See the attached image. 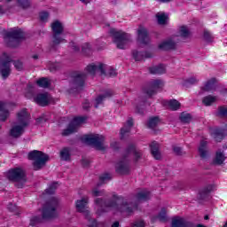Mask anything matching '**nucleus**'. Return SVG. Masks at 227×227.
Returning <instances> with one entry per match:
<instances>
[{
	"label": "nucleus",
	"instance_id": "f257e3e1",
	"mask_svg": "<svg viewBox=\"0 0 227 227\" xmlns=\"http://www.w3.org/2000/svg\"><path fill=\"white\" fill-rule=\"evenodd\" d=\"M150 200L148 190H140L132 199L124 200L123 197L114 195V200L106 202V200L98 198L95 200V208L98 215H102L106 212H114V214H122L123 215H132L137 210V203Z\"/></svg>",
	"mask_w": 227,
	"mask_h": 227
},
{
	"label": "nucleus",
	"instance_id": "f03ea898",
	"mask_svg": "<svg viewBox=\"0 0 227 227\" xmlns=\"http://www.w3.org/2000/svg\"><path fill=\"white\" fill-rule=\"evenodd\" d=\"M101 75H108L109 77H115L117 74L116 70L108 67L107 66L98 63V64H90L85 68V73H77L71 82V86L75 91H81L82 90V86H84V81L86 79V75H95V74L98 73Z\"/></svg>",
	"mask_w": 227,
	"mask_h": 227
},
{
	"label": "nucleus",
	"instance_id": "7ed1b4c3",
	"mask_svg": "<svg viewBox=\"0 0 227 227\" xmlns=\"http://www.w3.org/2000/svg\"><path fill=\"white\" fill-rule=\"evenodd\" d=\"M29 113L27 109H22L18 113L17 121L11 129L10 134L12 137H20L24 134V129L29 125Z\"/></svg>",
	"mask_w": 227,
	"mask_h": 227
},
{
	"label": "nucleus",
	"instance_id": "20e7f679",
	"mask_svg": "<svg viewBox=\"0 0 227 227\" xmlns=\"http://www.w3.org/2000/svg\"><path fill=\"white\" fill-rule=\"evenodd\" d=\"M110 35L117 49H127L130 45V42H132L130 34H127L121 30L112 28L110 29Z\"/></svg>",
	"mask_w": 227,
	"mask_h": 227
},
{
	"label": "nucleus",
	"instance_id": "39448f33",
	"mask_svg": "<svg viewBox=\"0 0 227 227\" xmlns=\"http://www.w3.org/2000/svg\"><path fill=\"white\" fill-rule=\"evenodd\" d=\"M82 143L86 145H91L97 150H106L107 144H106V137L99 134L84 135L82 137Z\"/></svg>",
	"mask_w": 227,
	"mask_h": 227
},
{
	"label": "nucleus",
	"instance_id": "423d86ee",
	"mask_svg": "<svg viewBox=\"0 0 227 227\" xmlns=\"http://www.w3.org/2000/svg\"><path fill=\"white\" fill-rule=\"evenodd\" d=\"M28 159L34 160V169L38 171L45 166V162L49 160V156L41 151L34 150L28 153Z\"/></svg>",
	"mask_w": 227,
	"mask_h": 227
},
{
	"label": "nucleus",
	"instance_id": "0eeeda50",
	"mask_svg": "<svg viewBox=\"0 0 227 227\" xmlns=\"http://www.w3.org/2000/svg\"><path fill=\"white\" fill-rule=\"evenodd\" d=\"M4 39L5 42H8L9 45H12L10 42H14L19 43L20 40H24L25 35L20 28H12L9 31L4 30L2 32Z\"/></svg>",
	"mask_w": 227,
	"mask_h": 227
},
{
	"label": "nucleus",
	"instance_id": "6e6552de",
	"mask_svg": "<svg viewBox=\"0 0 227 227\" xmlns=\"http://www.w3.org/2000/svg\"><path fill=\"white\" fill-rule=\"evenodd\" d=\"M59 203V200L58 198H51L43 207V219H52V217H56V208Z\"/></svg>",
	"mask_w": 227,
	"mask_h": 227
},
{
	"label": "nucleus",
	"instance_id": "1a4fd4ad",
	"mask_svg": "<svg viewBox=\"0 0 227 227\" xmlns=\"http://www.w3.org/2000/svg\"><path fill=\"white\" fill-rule=\"evenodd\" d=\"M12 59L7 53H3L0 57V72L3 79H8L12 74Z\"/></svg>",
	"mask_w": 227,
	"mask_h": 227
},
{
	"label": "nucleus",
	"instance_id": "9d476101",
	"mask_svg": "<svg viewBox=\"0 0 227 227\" xmlns=\"http://www.w3.org/2000/svg\"><path fill=\"white\" fill-rule=\"evenodd\" d=\"M164 82L160 79H154L149 82L148 87L145 90V93L147 94L148 97H152L155 95L157 91H161L162 88H164Z\"/></svg>",
	"mask_w": 227,
	"mask_h": 227
},
{
	"label": "nucleus",
	"instance_id": "9b49d317",
	"mask_svg": "<svg viewBox=\"0 0 227 227\" xmlns=\"http://www.w3.org/2000/svg\"><path fill=\"white\" fill-rule=\"evenodd\" d=\"M86 121V117H74L73 121L69 123L67 129H64L63 136H70V134H74L82 123Z\"/></svg>",
	"mask_w": 227,
	"mask_h": 227
},
{
	"label": "nucleus",
	"instance_id": "f8f14e48",
	"mask_svg": "<svg viewBox=\"0 0 227 227\" xmlns=\"http://www.w3.org/2000/svg\"><path fill=\"white\" fill-rule=\"evenodd\" d=\"M51 28L53 31V43L54 45H59L63 43L65 39L61 37V33H63V24L59 21H54L51 24Z\"/></svg>",
	"mask_w": 227,
	"mask_h": 227
},
{
	"label": "nucleus",
	"instance_id": "ddd939ff",
	"mask_svg": "<svg viewBox=\"0 0 227 227\" xmlns=\"http://www.w3.org/2000/svg\"><path fill=\"white\" fill-rule=\"evenodd\" d=\"M6 176L8 180L11 182H25L26 181V174L22 168H12L6 173Z\"/></svg>",
	"mask_w": 227,
	"mask_h": 227
},
{
	"label": "nucleus",
	"instance_id": "4468645a",
	"mask_svg": "<svg viewBox=\"0 0 227 227\" xmlns=\"http://www.w3.org/2000/svg\"><path fill=\"white\" fill-rule=\"evenodd\" d=\"M34 102L42 107H45V106H49V104H54V99L51 94L44 92L39 93L36 96L33 97Z\"/></svg>",
	"mask_w": 227,
	"mask_h": 227
},
{
	"label": "nucleus",
	"instance_id": "2eb2a0df",
	"mask_svg": "<svg viewBox=\"0 0 227 227\" xmlns=\"http://www.w3.org/2000/svg\"><path fill=\"white\" fill-rule=\"evenodd\" d=\"M111 180V175L110 174H103L99 177V183L98 184V187H94L92 189L91 194L92 196H104V190H99L98 187L102 185V184H106V182H109Z\"/></svg>",
	"mask_w": 227,
	"mask_h": 227
},
{
	"label": "nucleus",
	"instance_id": "dca6fc26",
	"mask_svg": "<svg viewBox=\"0 0 227 227\" xmlns=\"http://www.w3.org/2000/svg\"><path fill=\"white\" fill-rule=\"evenodd\" d=\"M138 43L140 45H147L150 43V35H148V30L144 27H139L137 29Z\"/></svg>",
	"mask_w": 227,
	"mask_h": 227
},
{
	"label": "nucleus",
	"instance_id": "f3484780",
	"mask_svg": "<svg viewBox=\"0 0 227 227\" xmlns=\"http://www.w3.org/2000/svg\"><path fill=\"white\" fill-rule=\"evenodd\" d=\"M116 171L120 173V175H129L130 173V165L129 164V160L127 159H123L116 164Z\"/></svg>",
	"mask_w": 227,
	"mask_h": 227
},
{
	"label": "nucleus",
	"instance_id": "a211bd4d",
	"mask_svg": "<svg viewBox=\"0 0 227 227\" xmlns=\"http://www.w3.org/2000/svg\"><path fill=\"white\" fill-rule=\"evenodd\" d=\"M88 197L78 200L75 203L77 212H82V214L88 215V214H90V210L88 209Z\"/></svg>",
	"mask_w": 227,
	"mask_h": 227
},
{
	"label": "nucleus",
	"instance_id": "6ab92c4d",
	"mask_svg": "<svg viewBox=\"0 0 227 227\" xmlns=\"http://www.w3.org/2000/svg\"><path fill=\"white\" fill-rule=\"evenodd\" d=\"M176 46V42H175V39L169 38L160 43L158 48L160 51H171V49H175Z\"/></svg>",
	"mask_w": 227,
	"mask_h": 227
},
{
	"label": "nucleus",
	"instance_id": "aec40b11",
	"mask_svg": "<svg viewBox=\"0 0 227 227\" xmlns=\"http://www.w3.org/2000/svg\"><path fill=\"white\" fill-rule=\"evenodd\" d=\"M172 227H192V223L185 221L182 217H176L172 220Z\"/></svg>",
	"mask_w": 227,
	"mask_h": 227
},
{
	"label": "nucleus",
	"instance_id": "412c9836",
	"mask_svg": "<svg viewBox=\"0 0 227 227\" xmlns=\"http://www.w3.org/2000/svg\"><path fill=\"white\" fill-rule=\"evenodd\" d=\"M150 74H153L155 75H162V74H166V66L160 64L158 66H153L149 68Z\"/></svg>",
	"mask_w": 227,
	"mask_h": 227
},
{
	"label": "nucleus",
	"instance_id": "4be33fe9",
	"mask_svg": "<svg viewBox=\"0 0 227 227\" xmlns=\"http://www.w3.org/2000/svg\"><path fill=\"white\" fill-rule=\"evenodd\" d=\"M109 97H113L112 90H108L105 94L99 95L94 101L95 107H98V106H100L106 98H109Z\"/></svg>",
	"mask_w": 227,
	"mask_h": 227
},
{
	"label": "nucleus",
	"instance_id": "5701e85b",
	"mask_svg": "<svg viewBox=\"0 0 227 227\" xmlns=\"http://www.w3.org/2000/svg\"><path fill=\"white\" fill-rule=\"evenodd\" d=\"M132 125H134V121L132 119H129L124 125V127L121 129V137L123 139L125 136L130 132V129H132Z\"/></svg>",
	"mask_w": 227,
	"mask_h": 227
},
{
	"label": "nucleus",
	"instance_id": "b1692460",
	"mask_svg": "<svg viewBox=\"0 0 227 227\" xmlns=\"http://www.w3.org/2000/svg\"><path fill=\"white\" fill-rule=\"evenodd\" d=\"M214 90H215V78L208 80L200 89L201 91H214Z\"/></svg>",
	"mask_w": 227,
	"mask_h": 227
},
{
	"label": "nucleus",
	"instance_id": "393cba45",
	"mask_svg": "<svg viewBox=\"0 0 227 227\" xmlns=\"http://www.w3.org/2000/svg\"><path fill=\"white\" fill-rule=\"evenodd\" d=\"M150 148H151L152 155L154 157V159L159 160V159H160V152L159 151V143L153 142L150 145Z\"/></svg>",
	"mask_w": 227,
	"mask_h": 227
},
{
	"label": "nucleus",
	"instance_id": "a878e982",
	"mask_svg": "<svg viewBox=\"0 0 227 227\" xmlns=\"http://www.w3.org/2000/svg\"><path fill=\"white\" fill-rule=\"evenodd\" d=\"M156 19L158 20V24H160V26H165V24H168V14H166V12H158L156 14Z\"/></svg>",
	"mask_w": 227,
	"mask_h": 227
},
{
	"label": "nucleus",
	"instance_id": "bb28decb",
	"mask_svg": "<svg viewBox=\"0 0 227 227\" xmlns=\"http://www.w3.org/2000/svg\"><path fill=\"white\" fill-rule=\"evenodd\" d=\"M9 116L10 112H8L4 103L0 101V121H4Z\"/></svg>",
	"mask_w": 227,
	"mask_h": 227
},
{
	"label": "nucleus",
	"instance_id": "cd10ccee",
	"mask_svg": "<svg viewBox=\"0 0 227 227\" xmlns=\"http://www.w3.org/2000/svg\"><path fill=\"white\" fill-rule=\"evenodd\" d=\"M224 160H226L224 153L221 150H218L214 160L215 164H223Z\"/></svg>",
	"mask_w": 227,
	"mask_h": 227
},
{
	"label": "nucleus",
	"instance_id": "c85d7f7f",
	"mask_svg": "<svg viewBox=\"0 0 227 227\" xmlns=\"http://www.w3.org/2000/svg\"><path fill=\"white\" fill-rule=\"evenodd\" d=\"M128 153L134 155L135 160H138L139 157H141V152H139L136 148V145H131L128 147Z\"/></svg>",
	"mask_w": 227,
	"mask_h": 227
},
{
	"label": "nucleus",
	"instance_id": "c756f323",
	"mask_svg": "<svg viewBox=\"0 0 227 227\" xmlns=\"http://www.w3.org/2000/svg\"><path fill=\"white\" fill-rule=\"evenodd\" d=\"M178 35L182 38H189L191 35V30H189V27L187 26H181L178 30Z\"/></svg>",
	"mask_w": 227,
	"mask_h": 227
},
{
	"label": "nucleus",
	"instance_id": "7c9ffc66",
	"mask_svg": "<svg viewBox=\"0 0 227 227\" xmlns=\"http://www.w3.org/2000/svg\"><path fill=\"white\" fill-rule=\"evenodd\" d=\"M199 153L201 159H205V157H207V141L200 142L199 146Z\"/></svg>",
	"mask_w": 227,
	"mask_h": 227
},
{
	"label": "nucleus",
	"instance_id": "2f4dec72",
	"mask_svg": "<svg viewBox=\"0 0 227 227\" xmlns=\"http://www.w3.org/2000/svg\"><path fill=\"white\" fill-rule=\"evenodd\" d=\"M159 123H160L159 117H152L147 122V127H149V129H155Z\"/></svg>",
	"mask_w": 227,
	"mask_h": 227
},
{
	"label": "nucleus",
	"instance_id": "473e14b6",
	"mask_svg": "<svg viewBox=\"0 0 227 227\" xmlns=\"http://www.w3.org/2000/svg\"><path fill=\"white\" fill-rule=\"evenodd\" d=\"M215 100H217V97L209 95L203 98L202 103L204 104V106H212V104H214Z\"/></svg>",
	"mask_w": 227,
	"mask_h": 227
},
{
	"label": "nucleus",
	"instance_id": "72a5a7b5",
	"mask_svg": "<svg viewBox=\"0 0 227 227\" xmlns=\"http://www.w3.org/2000/svg\"><path fill=\"white\" fill-rule=\"evenodd\" d=\"M36 83L40 88H49V86H51V80L47 78H40L37 80Z\"/></svg>",
	"mask_w": 227,
	"mask_h": 227
},
{
	"label": "nucleus",
	"instance_id": "f704fd0d",
	"mask_svg": "<svg viewBox=\"0 0 227 227\" xmlns=\"http://www.w3.org/2000/svg\"><path fill=\"white\" fill-rule=\"evenodd\" d=\"M60 159H62V160H70V149L68 147L61 150Z\"/></svg>",
	"mask_w": 227,
	"mask_h": 227
},
{
	"label": "nucleus",
	"instance_id": "c9c22d12",
	"mask_svg": "<svg viewBox=\"0 0 227 227\" xmlns=\"http://www.w3.org/2000/svg\"><path fill=\"white\" fill-rule=\"evenodd\" d=\"M167 214H168V209H166V207H162L158 216L156 217V219L161 222L168 221Z\"/></svg>",
	"mask_w": 227,
	"mask_h": 227
},
{
	"label": "nucleus",
	"instance_id": "e433bc0d",
	"mask_svg": "<svg viewBox=\"0 0 227 227\" xmlns=\"http://www.w3.org/2000/svg\"><path fill=\"white\" fill-rule=\"evenodd\" d=\"M168 107L171 111H176L177 109H180V102L176 99L170 100L168 101Z\"/></svg>",
	"mask_w": 227,
	"mask_h": 227
},
{
	"label": "nucleus",
	"instance_id": "4c0bfd02",
	"mask_svg": "<svg viewBox=\"0 0 227 227\" xmlns=\"http://www.w3.org/2000/svg\"><path fill=\"white\" fill-rule=\"evenodd\" d=\"M199 81H200V79H198V77L191 76L183 84H184V86H189L191 84H198Z\"/></svg>",
	"mask_w": 227,
	"mask_h": 227
},
{
	"label": "nucleus",
	"instance_id": "58836bf2",
	"mask_svg": "<svg viewBox=\"0 0 227 227\" xmlns=\"http://www.w3.org/2000/svg\"><path fill=\"white\" fill-rule=\"evenodd\" d=\"M180 120L183 121V123H189L191 120H192V117L190 114L187 113H182L180 115Z\"/></svg>",
	"mask_w": 227,
	"mask_h": 227
},
{
	"label": "nucleus",
	"instance_id": "ea45409f",
	"mask_svg": "<svg viewBox=\"0 0 227 227\" xmlns=\"http://www.w3.org/2000/svg\"><path fill=\"white\" fill-rule=\"evenodd\" d=\"M56 189H58V183H52L50 186L45 190L46 194H54Z\"/></svg>",
	"mask_w": 227,
	"mask_h": 227
},
{
	"label": "nucleus",
	"instance_id": "a19ab883",
	"mask_svg": "<svg viewBox=\"0 0 227 227\" xmlns=\"http://www.w3.org/2000/svg\"><path fill=\"white\" fill-rule=\"evenodd\" d=\"M41 222H42V218L40 216H34L30 219V225L36 226V224H39V223Z\"/></svg>",
	"mask_w": 227,
	"mask_h": 227
},
{
	"label": "nucleus",
	"instance_id": "79ce46f5",
	"mask_svg": "<svg viewBox=\"0 0 227 227\" xmlns=\"http://www.w3.org/2000/svg\"><path fill=\"white\" fill-rule=\"evenodd\" d=\"M19 6L21 8H29V0H17Z\"/></svg>",
	"mask_w": 227,
	"mask_h": 227
},
{
	"label": "nucleus",
	"instance_id": "37998d69",
	"mask_svg": "<svg viewBox=\"0 0 227 227\" xmlns=\"http://www.w3.org/2000/svg\"><path fill=\"white\" fill-rule=\"evenodd\" d=\"M40 20H42V22H47V19H49V12H42L39 14Z\"/></svg>",
	"mask_w": 227,
	"mask_h": 227
},
{
	"label": "nucleus",
	"instance_id": "c03bdc74",
	"mask_svg": "<svg viewBox=\"0 0 227 227\" xmlns=\"http://www.w3.org/2000/svg\"><path fill=\"white\" fill-rule=\"evenodd\" d=\"M219 116H227V107L226 106H221L219 108V112H218Z\"/></svg>",
	"mask_w": 227,
	"mask_h": 227
},
{
	"label": "nucleus",
	"instance_id": "a18cd8bd",
	"mask_svg": "<svg viewBox=\"0 0 227 227\" xmlns=\"http://www.w3.org/2000/svg\"><path fill=\"white\" fill-rule=\"evenodd\" d=\"M133 58L136 59V61H141V59H143V56H141V52H138V51H133Z\"/></svg>",
	"mask_w": 227,
	"mask_h": 227
},
{
	"label": "nucleus",
	"instance_id": "49530a36",
	"mask_svg": "<svg viewBox=\"0 0 227 227\" xmlns=\"http://www.w3.org/2000/svg\"><path fill=\"white\" fill-rule=\"evenodd\" d=\"M82 51V52H88V51H91V44H90L88 43L83 44Z\"/></svg>",
	"mask_w": 227,
	"mask_h": 227
},
{
	"label": "nucleus",
	"instance_id": "de8ad7c7",
	"mask_svg": "<svg viewBox=\"0 0 227 227\" xmlns=\"http://www.w3.org/2000/svg\"><path fill=\"white\" fill-rule=\"evenodd\" d=\"M204 38L207 42H212V34L210 32H205Z\"/></svg>",
	"mask_w": 227,
	"mask_h": 227
},
{
	"label": "nucleus",
	"instance_id": "09e8293b",
	"mask_svg": "<svg viewBox=\"0 0 227 227\" xmlns=\"http://www.w3.org/2000/svg\"><path fill=\"white\" fill-rule=\"evenodd\" d=\"M174 152L175 153H176V155H182L184 153V151L182 150V148L178 146L174 147Z\"/></svg>",
	"mask_w": 227,
	"mask_h": 227
},
{
	"label": "nucleus",
	"instance_id": "8fccbe9b",
	"mask_svg": "<svg viewBox=\"0 0 227 227\" xmlns=\"http://www.w3.org/2000/svg\"><path fill=\"white\" fill-rule=\"evenodd\" d=\"M132 227H145V222L144 221L135 222Z\"/></svg>",
	"mask_w": 227,
	"mask_h": 227
},
{
	"label": "nucleus",
	"instance_id": "3c124183",
	"mask_svg": "<svg viewBox=\"0 0 227 227\" xmlns=\"http://www.w3.org/2000/svg\"><path fill=\"white\" fill-rule=\"evenodd\" d=\"M47 117L45 114L42 115L41 117L36 119L37 123H43V121H47Z\"/></svg>",
	"mask_w": 227,
	"mask_h": 227
},
{
	"label": "nucleus",
	"instance_id": "603ef678",
	"mask_svg": "<svg viewBox=\"0 0 227 227\" xmlns=\"http://www.w3.org/2000/svg\"><path fill=\"white\" fill-rule=\"evenodd\" d=\"M14 67L17 68V70H22V62L20 61H15Z\"/></svg>",
	"mask_w": 227,
	"mask_h": 227
},
{
	"label": "nucleus",
	"instance_id": "864d4df0",
	"mask_svg": "<svg viewBox=\"0 0 227 227\" xmlns=\"http://www.w3.org/2000/svg\"><path fill=\"white\" fill-rule=\"evenodd\" d=\"M102 226V223H98L97 220H92L90 223V227H99Z\"/></svg>",
	"mask_w": 227,
	"mask_h": 227
},
{
	"label": "nucleus",
	"instance_id": "5fc2aeb1",
	"mask_svg": "<svg viewBox=\"0 0 227 227\" xmlns=\"http://www.w3.org/2000/svg\"><path fill=\"white\" fill-rule=\"evenodd\" d=\"M214 191V185L209 184L207 187L205 189V192H212Z\"/></svg>",
	"mask_w": 227,
	"mask_h": 227
},
{
	"label": "nucleus",
	"instance_id": "6e6d98bb",
	"mask_svg": "<svg viewBox=\"0 0 227 227\" xmlns=\"http://www.w3.org/2000/svg\"><path fill=\"white\" fill-rule=\"evenodd\" d=\"M111 148H113V150H118V142H112Z\"/></svg>",
	"mask_w": 227,
	"mask_h": 227
},
{
	"label": "nucleus",
	"instance_id": "4d7b16f0",
	"mask_svg": "<svg viewBox=\"0 0 227 227\" xmlns=\"http://www.w3.org/2000/svg\"><path fill=\"white\" fill-rule=\"evenodd\" d=\"M9 210H11V212H15V210H17V207L15 205L11 204L8 207Z\"/></svg>",
	"mask_w": 227,
	"mask_h": 227
},
{
	"label": "nucleus",
	"instance_id": "13d9d810",
	"mask_svg": "<svg viewBox=\"0 0 227 227\" xmlns=\"http://www.w3.org/2000/svg\"><path fill=\"white\" fill-rule=\"evenodd\" d=\"M82 164L83 166H88V164H90V161H89L88 160H86V159H83V160H82Z\"/></svg>",
	"mask_w": 227,
	"mask_h": 227
},
{
	"label": "nucleus",
	"instance_id": "bf43d9fd",
	"mask_svg": "<svg viewBox=\"0 0 227 227\" xmlns=\"http://www.w3.org/2000/svg\"><path fill=\"white\" fill-rule=\"evenodd\" d=\"M112 227H120V223L119 222L114 223Z\"/></svg>",
	"mask_w": 227,
	"mask_h": 227
},
{
	"label": "nucleus",
	"instance_id": "052dcab7",
	"mask_svg": "<svg viewBox=\"0 0 227 227\" xmlns=\"http://www.w3.org/2000/svg\"><path fill=\"white\" fill-rule=\"evenodd\" d=\"M90 107V102H87L83 105V109H88Z\"/></svg>",
	"mask_w": 227,
	"mask_h": 227
},
{
	"label": "nucleus",
	"instance_id": "680f3d73",
	"mask_svg": "<svg viewBox=\"0 0 227 227\" xmlns=\"http://www.w3.org/2000/svg\"><path fill=\"white\" fill-rule=\"evenodd\" d=\"M82 3H84L85 4H88V3H90V0H81Z\"/></svg>",
	"mask_w": 227,
	"mask_h": 227
},
{
	"label": "nucleus",
	"instance_id": "e2e57ef3",
	"mask_svg": "<svg viewBox=\"0 0 227 227\" xmlns=\"http://www.w3.org/2000/svg\"><path fill=\"white\" fill-rule=\"evenodd\" d=\"M54 69H55V70L57 69L56 64L54 65V67H50L51 72H52Z\"/></svg>",
	"mask_w": 227,
	"mask_h": 227
},
{
	"label": "nucleus",
	"instance_id": "0e129e2a",
	"mask_svg": "<svg viewBox=\"0 0 227 227\" xmlns=\"http://www.w3.org/2000/svg\"><path fill=\"white\" fill-rule=\"evenodd\" d=\"M33 59H38V55H34V56H33Z\"/></svg>",
	"mask_w": 227,
	"mask_h": 227
},
{
	"label": "nucleus",
	"instance_id": "69168bd1",
	"mask_svg": "<svg viewBox=\"0 0 227 227\" xmlns=\"http://www.w3.org/2000/svg\"><path fill=\"white\" fill-rule=\"evenodd\" d=\"M223 95H227V90L224 89V91L223 92Z\"/></svg>",
	"mask_w": 227,
	"mask_h": 227
},
{
	"label": "nucleus",
	"instance_id": "338daca9",
	"mask_svg": "<svg viewBox=\"0 0 227 227\" xmlns=\"http://www.w3.org/2000/svg\"><path fill=\"white\" fill-rule=\"evenodd\" d=\"M204 219L207 221V220H208V215H206L205 217H204Z\"/></svg>",
	"mask_w": 227,
	"mask_h": 227
},
{
	"label": "nucleus",
	"instance_id": "774afa93",
	"mask_svg": "<svg viewBox=\"0 0 227 227\" xmlns=\"http://www.w3.org/2000/svg\"><path fill=\"white\" fill-rule=\"evenodd\" d=\"M223 227H227V223L224 224V226Z\"/></svg>",
	"mask_w": 227,
	"mask_h": 227
}]
</instances>
